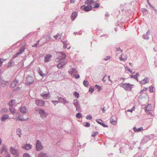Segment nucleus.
I'll list each match as a JSON object with an SVG mask.
<instances>
[{"label":"nucleus","mask_w":157,"mask_h":157,"mask_svg":"<svg viewBox=\"0 0 157 157\" xmlns=\"http://www.w3.org/2000/svg\"><path fill=\"white\" fill-rule=\"evenodd\" d=\"M94 3V0H86L85 2V5L81 6V9L86 11H89L92 9V4Z\"/></svg>","instance_id":"f257e3e1"},{"label":"nucleus","mask_w":157,"mask_h":157,"mask_svg":"<svg viewBox=\"0 0 157 157\" xmlns=\"http://www.w3.org/2000/svg\"><path fill=\"white\" fill-rule=\"evenodd\" d=\"M69 74L71 75L72 77H75V78L77 79L80 77L78 75H77V71L75 69L71 68L68 71Z\"/></svg>","instance_id":"f03ea898"},{"label":"nucleus","mask_w":157,"mask_h":157,"mask_svg":"<svg viewBox=\"0 0 157 157\" xmlns=\"http://www.w3.org/2000/svg\"><path fill=\"white\" fill-rule=\"evenodd\" d=\"M121 87L124 88L125 90L131 91L132 88V86L133 85H132L129 83H121L120 84Z\"/></svg>","instance_id":"7ed1b4c3"},{"label":"nucleus","mask_w":157,"mask_h":157,"mask_svg":"<svg viewBox=\"0 0 157 157\" xmlns=\"http://www.w3.org/2000/svg\"><path fill=\"white\" fill-rule=\"evenodd\" d=\"M43 90H41V96L44 99H48L50 98L49 95V92L48 90L46 89L45 90L43 91Z\"/></svg>","instance_id":"20e7f679"},{"label":"nucleus","mask_w":157,"mask_h":157,"mask_svg":"<svg viewBox=\"0 0 157 157\" xmlns=\"http://www.w3.org/2000/svg\"><path fill=\"white\" fill-rule=\"evenodd\" d=\"M56 55L58 56V58L59 59V62L63 60L66 58V55L63 52H57L56 53Z\"/></svg>","instance_id":"39448f33"},{"label":"nucleus","mask_w":157,"mask_h":157,"mask_svg":"<svg viewBox=\"0 0 157 157\" xmlns=\"http://www.w3.org/2000/svg\"><path fill=\"white\" fill-rule=\"evenodd\" d=\"M10 152L15 157H17L19 156V152L18 150L15 149V148L10 147Z\"/></svg>","instance_id":"423d86ee"},{"label":"nucleus","mask_w":157,"mask_h":157,"mask_svg":"<svg viewBox=\"0 0 157 157\" xmlns=\"http://www.w3.org/2000/svg\"><path fill=\"white\" fill-rule=\"evenodd\" d=\"M34 80L33 77L31 76H28L26 79L25 83L27 85H30L33 84Z\"/></svg>","instance_id":"0eeeda50"},{"label":"nucleus","mask_w":157,"mask_h":157,"mask_svg":"<svg viewBox=\"0 0 157 157\" xmlns=\"http://www.w3.org/2000/svg\"><path fill=\"white\" fill-rule=\"evenodd\" d=\"M38 112L40 115L41 117L42 118L46 117L48 115V114L43 109H39Z\"/></svg>","instance_id":"6e6552de"},{"label":"nucleus","mask_w":157,"mask_h":157,"mask_svg":"<svg viewBox=\"0 0 157 157\" xmlns=\"http://www.w3.org/2000/svg\"><path fill=\"white\" fill-rule=\"evenodd\" d=\"M43 148V147L41 146V143L39 140H37L36 144V150L37 151H40Z\"/></svg>","instance_id":"1a4fd4ad"},{"label":"nucleus","mask_w":157,"mask_h":157,"mask_svg":"<svg viewBox=\"0 0 157 157\" xmlns=\"http://www.w3.org/2000/svg\"><path fill=\"white\" fill-rule=\"evenodd\" d=\"M117 119L116 116H113L110 119V123L112 124L116 125L117 123Z\"/></svg>","instance_id":"9d476101"},{"label":"nucleus","mask_w":157,"mask_h":157,"mask_svg":"<svg viewBox=\"0 0 157 157\" xmlns=\"http://www.w3.org/2000/svg\"><path fill=\"white\" fill-rule=\"evenodd\" d=\"M59 62V64L57 65V67L59 68H63L67 63L66 62L64 61V59Z\"/></svg>","instance_id":"9b49d317"},{"label":"nucleus","mask_w":157,"mask_h":157,"mask_svg":"<svg viewBox=\"0 0 157 157\" xmlns=\"http://www.w3.org/2000/svg\"><path fill=\"white\" fill-rule=\"evenodd\" d=\"M25 50V48L24 47H22L21 48L20 50L16 54H15L13 56V58H15L17 57V56L19 55L20 54H22Z\"/></svg>","instance_id":"f8f14e48"},{"label":"nucleus","mask_w":157,"mask_h":157,"mask_svg":"<svg viewBox=\"0 0 157 157\" xmlns=\"http://www.w3.org/2000/svg\"><path fill=\"white\" fill-rule=\"evenodd\" d=\"M32 146L30 144H24L22 146V148L25 150H28L31 149Z\"/></svg>","instance_id":"ddd939ff"},{"label":"nucleus","mask_w":157,"mask_h":157,"mask_svg":"<svg viewBox=\"0 0 157 157\" xmlns=\"http://www.w3.org/2000/svg\"><path fill=\"white\" fill-rule=\"evenodd\" d=\"M35 103L38 106H42L44 104V101L41 100H36L35 101Z\"/></svg>","instance_id":"4468645a"},{"label":"nucleus","mask_w":157,"mask_h":157,"mask_svg":"<svg viewBox=\"0 0 157 157\" xmlns=\"http://www.w3.org/2000/svg\"><path fill=\"white\" fill-rule=\"evenodd\" d=\"M14 120H15L16 121H25L28 120V118L25 119L23 117V116H19L18 117H15V118H13Z\"/></svg>","instance_id":"2eb2a0df"},{"label":"nucleus","mask_w":157,"mask_h":157,"mask_svg":"<svg viewBox=\"0 0 157 157\" xmlns=\"http://www.w3.org/2000/svg\"><path fill=\"white\" fill-rule=\"evenodd\" d=\"M152 106L150 104H148L146 107L145 111L147 113L149 114L151 110Z\"/></svg>","instance_id":"dca6fc26"},{"label":"nucleus","mask_w":157,"mask_h":157,"mask_svg":"<svg viewBox=\"0 0 157 157\" xmlns=\"http://www.w3.org/2000/svg\"><path fill=\"white\" fill-rule=\"evenodd\" d=\"M16 103V101L15 99H12L10 100L8 102V104L10 106L9 107H12V106L15 105Z\"/></svg>","instance_id":"f3484780"},{"label":"nucleus","mask_w":157,"mask_h":157,"mask_svg":"<svg viewBox=\"0 0 157 157\" xmlns=\"http://www.w3.org/2000/svg\"><path fill=\"white\" fill-rule=\"evenodd\" d=\"M11 118L8 115H5L2 117L1 120L2 121H5L6 119Z\"/></svg>","instance_id":"a211bd4d"},{"label":"nucleus","mask_w":157,"mask_h":157,"mask_svg":"<svg viewBox=\"0 0 157 157\" xmlns=\"http://www.w3.org/2000/svg\"><path fill=\"white\" fill-rule=\"evenodd\" d=\"M52 57V55L50 54L46 55L44 57V61L45 62H49L51 57Z\"/></svg>","instance_id":"6ab92c4d"},{"label":"nucleus","mask_w":157,"mask_h":157,"mask_svg":"<svg viewBox=\"0 0 157 157\" xmlns=\"http://www.w3.org/2000/svg\"><path fill=\"white\" fill-rule=\"evenodd\" d=\"M149 81V79L147 77L145 78L144 79L140 81V83L142 85L148 83Z\"/></svg>","instance_id":"aec40b11"},{"label":"nucleus","mask_w":157,"mask_h":157,"mask_svg":"<svg viewBox=\"0 0 157 157\" xmlns=\"http://www.w3.org/2000/svg\"><path fill=\"white\" fill-rule=\"evenodd\" d=\"M20 112L22 113H25L27 111V109L24 106H22L19 109Z\"/></svg>","instance_id":"412c9836"},{"label":"nucleus","mask_w":157,"mask_h":157,"mask_svg":"<svg viewBox=\"0 0 157 157\" xmlns=\"http://www.w3.org/2000/svg\"><path fill=\"white\" fill-rule=\"evenodd\" d=\"M18 83V81L15 80L13 81L11 83L10 86L11 88H14L16 86L17 84Z\"/></svg>","instance_id":"4be33fe9"},{"label":"nucleus","mask_w":157,"mask_h":157,"mask_svg":"<svg viewBox=\"0 0 157 157\" xmlns=\"http://www.w3.org/2000/svg\"><path fill=\"white\" fill-rule=\"evenodd\" d=\"M127 56L125 54H122L121 57L120 58L121 61L123 60L124 61H125L127 60Z\"/></svg>","instance_id":"5701e85b"},{"label":"nucleus","mask_w":157,"mask_h":157,"mask_svg":"<svg viewBox=\"0 0 157 157\" xmlns=\"http://www.w3.org/2000/svg\"><path fill=\"white\" fill-rule=\"evenodd\" d=\"M77 13L76 11H75L72 13L71 15V18L72 21H73L75 20V19L77 17Z\"/></svg>","instance_id":"b1692460"},{"label":"nucleus","mask_w":157,"mask_h":157,"mask_svg":"<svg viewBox=\"0 0 157 157\" xmlns=\"http://www.w3.org/2000/svg\"><path fill=\"white\" fill-rule=\"evenodd\" d=\"M9 110L10 113L13 114H14L16 113V109L14 108L9 107Z\"/></svg>","instance_id":"393cba45"},{"label":"nucleus","mask_w":157,"mask_h":157,"mask_svg":"<svg viewBox=\"0 0 157 157\" xmlns=\"http://www.w3.org/2000/svg\"><path fill=\"white\" fill-rule=\"evenodd\" d=\"M74 105L75 106V107L76 108V110H78L79 108V106L78 105V103L77 102V100H75L74 101Z\"/></svg>","instance_id":"a878e982"},{"label":"nucleus","mask_w":157,"mask_h":157,"mask_svg":"<svg viewBox=\"0 0 157 157\" xmlns=\"http://www.w3.org/2000/svg\"><path fill=\"white\" fill-rule=\"evenodd\" d=\"M58 100L60 102H62L64 104L66 103H67V102L66 101V100L63 98H59Z\"/></svg>","instance_id":"bb28decb"},{"label":"nucleus","mask_w":157,"mask_h":157,"mask_svg":"<svg viewBox=\"0 0 157 157\" xmlns=\"http://www.w3.org/2000/svg\"><path fill=\"white\" fill-rule=\"evenodd\" d=\"M143 130V128L142 127H141L140 128H137L136 127H135L133 128V130L134 132H140V131L141 130Z\"/></svg>","instance_id":"cd10ccee"},{"label":"nucleus","mask_w":157,"mask_h":157,"mask_svg":"<svg viewBox=\"0 0 157 157\" xmlns=\"http://www.w3.org/2000/svg\"><path fill=\"white\" fill-rule=\"evenodd\" d=\"M38 157H48V156L45 154L41 152L38 155Z\"/></svg>","instance_id":"c85d7f7f"},{"label":"nucleus","mask_w":157,"mask_h":157,"mask_svg":"<svg viewBox=\"0 0 157 157\" xmlns=\"http://www.w3.org/2000/svg\"><path fill=\"white\" fill-rule=\"evenodd\" d=\"M83 85L86 87H88L89 86V82L87 80H84L83 82Z\"/></svg>","instance_id":"c756f323"},{"label":"nucleus","mask_w":157,"mask_h":157,"mask_svg":"<svg viewBox=\"0 0 157 157\" xmlns=\"http://www.w3.org/2000/svg\"><path fill=\"white\" fill-rule=\"evenodd\" d=\"M17 134L20 137H21V129L18 128L17 130Z\"/></svg>","instance_id":"7c9ffc66"},{"label":"nucleus","mask_w":157,"mask_h":157,"mask_svg":"<svg viewBox=\"0 0 157 157\" xmlns=\"http://www.w3.org/2000/svg\"><path fill=\"white\" fill-rule=\"evenodd\" d=\"M8 111V109H7L4 108L2 109L1 112L2 113H6Z\"/></svg>","instance_id":"2f4dec72"},{"label":"nucleus","mask_w":157,"mask_h":157,"mask_svg":"<svg viewBox=\"0 0 157 157\" xmlns=\"http://www.w3.org/2000/svg\"><path fill=\"white\" fill-rule=\"evenodd\" d=\"M3 151L5 152L6 153L7 152V148L6 147H2L1 151V153H2V152Z\"/></svg>","instance_id":"473e14b6"},{"label":"nucleus","mask_w":157,"mask_h":157,"mask_svg":"<svg viewBox=\"0 0 157 157\" xmlns=\"http://www.w3.org/2000/svg\"><path fill=\"white\" fill-rule=\"evenodd\" d=\"M39 72L40 75L42 76V77L46 76V75L44 74L41 71L39 70Z\"/></svg>","instance_id":"72a5a7b5"},{"label":"nucleus","mask_w":157,"mask_h":157,"mask_svg":"<svg viewBox=\"0 0 157 157\" xmlns=\"http://www.w3.org/2000/svg\"><path fill=\"white\" fill-rule=\"evenodd\" d=\"M149 91L150 93H152L154 92V87L152 86H150L149 87Z\"/></svg>","instance_id":"f704fd0d"},{"label":"nucleus","mask_w":157,"mask_h":157,"mask_svg":"<svg viewBox=\"0 0 157 157\" xmlns=\"http://www.w3.org/2000/svg\"><path fill=\"white\" fill-rule=\"evenodd\" d=\"M82 116V114L80 113H78L76 114V117L78 118H81Z\"/></svg>","instance_id":"c9c22d12"},{"label":"nucleus","mask_w":157,"mask_h":157,"mask_svg":"<svg viewBox=\"0 0 157 157\" xmlns=\"http://www.w3.org/2000/svg\"><path fill=\"white\" fill-rule=\"evenodd\" d=\"M74 94L75 96V97L76 98H78V97H79V94L77 92H75L74 93Z\"/></svg>","instance_id":"e433bc0d"},{"label":"nucleus","mask_w":157,"mask_h":157,"mask_svg":"<svg viewBox=\"0 0 157 157\" xmlns=\"http://www.w3.org/2000/svg\"><path fill=\"white\" fill-rule=\"evenodd\" d=\"M23 157H31V156L28 154L26 153L24 154Z\"/></svg>","instance_id":"4c0bfd02"},{"label":"nucleus","mask_w":157,"mask_h":157,"mask_svg":"<svg viewBox=\"0 0 157 157\" xmlns=\"http://www.w3.org/2000/svg\"><path fill=\"white\" fill-rule=\"evenodd\" d=\"M147 88L144 87L142 89H141L140 90V93H141L142 92H143L144 91H146L147 90Z\"/></svg>","instance_id":"58836bf2"},{"label":"nucleus","mask_w":157,"mask_h":157,"mask_svg":"<svg viewBox=\"0 0 157 157\" xmlns=\"http://www.w3.org/2000/svg\"><path fill=\"white\" fill-rule=\"evenodd\" d=\"M94 91V89L92 87H90L89 89V91L91 93H93Z\"/></svg>","instance_id":"ea45409f"},{"label":"nucleus","mask_w":157,"mask_h":157,"mask_svg":"<svg viewBox=\"0 0 157 157\" xmlns=\"http://www.w3.org/2000/svg\"><path fill=\"white\" fill-rule=\"evenodd\" d=\"M110 56H107L106 58H104V60L105 61H107L110 59Z\"/></svg>","instance_id":"a19ab883"},{"label":"nucleus","mask_w":157,"mask_h":157,"mask_svg":"<svg viewBox=\"0 0 157 157\" xmlns=\"http://www.w3.org/2000/svg\"><path fill=\"white\" fill-rule=\"evenodd\" d=\"M125 68L126 70L127 71H128L130 73H131L132 72V71L129 68H128L127 66H126L125 67Z\"/></svg>","instance_id":"79ce46f5"},{"label":"nucleus","mask_w":157,"mask_h":157,"mask_svg":"<svg viewBox=\"0 0 157 157\" xmlns=\"http://www.w3.org/2000/svg\"><path fill=\"white\" fill-rule=\"evenodd\" d=\"M98 132H93V133L92 134V136H93V137L95 136H96L98 134Z\"/></svg>","instance_id":"37998d69"},{"label":"nucleus","mask_w":157,"mask_h":157,"mask_svg":"<svg viewBox=\"0 0 157 157\" xmlns=\"http://www.w3.org/2000/svg\"><path fill=\"white\" fill-rule=\"evenodd\" d=\"M95 86L97 87V89L99 90H100L101 89V87L100 86H98V85H96Z\"/></svg>","instance_id":"c03bdc74"},{"label":"nucleus","mask_w":157,"mask_h":157,"mask_svg":"<svg viewBox=\"0 0 157 157\" xmlns=\"http://www.w3.org/2000/svg\"><path fill=\"white\" fill-rule=\"evenodd\" d=\"M86 118L87 119L91 120L92 119V117L90 116V115H87Z\"/></svg>","instance_id":"a18cd8bd"},{"label":"nucleus","mask_w":157,"mask_h":157,"mask_svg":"<svg viewBox=\"0 0 157 157\" xmlns=\"http://www.w3.org/2000/svg\"><path fill=\"white\" fill-rule=\"evenodd\" d=\"M46 40L48 41H50L51 37L50 36H47V38H46Z\"/></svg>","instance_id":"49530a36"},{"label":"nucleus","mask_w":157,"mask_h":157,"mask_svg":"<svg viewBox=\"0 0 157 157\" xmlns=\"http://www.w3.org/2000/svg\"><path fill=\"white\" fill-rule=\"evenodd\" d=\"M99 4L98 3H96L95 5L94 8H98V7H99Z\"/></svg>","instance_id":"de8ad7c7"},{"label":"nucleus","mask_w":157,"mask_h":157,"mask_svg":"<svg viewBox=\"0 0 157 157\" xmlns=\"http://www.w3.org/2000/svg\"><path fill=\"white\" fill-rule=\"evenodd\" d=\"M90 124L88 122H86V124L85 125V126L86 127H90Z\"/></svg>","instance_id":"09e8293b"},{"label":"nucleus","mask_w":157,"mask_h":157,"mask_svg":"<svg viewBox=\"0 0 157 157\" xmlns=\"http://www.w3.org/2000/svg\"><path fill=\"white\" fill-rule=\"evenodd\" d=\"M3 61V60L2 59H0V66H1L2 65V64Z\"/></svg>","instance_id":"8fccbe9b"},{"label":"nucleus","mask_w":157,"mask_h":157,"mask_svg":"<svg viewBox=\"0 0 157 157\" xmlns=\"http://www.w3.org/2000/svg\"><path fill=\"white\" fill-rule=\"evenodd\" d=\"M1 83L2 84V86H6V84H4L2 81L1 82Z\"/></svg>","instance_id":"3c124183"},{"label":"nucleus","mask_w":157,"mask_h":157,"mask_svg":"<svg viewBox=\"0 0 157 157\" xmlns=\"http://www.w3.org/2000/svg\"><path fill=\"white\" fill-rule=\"evenodd\" d=\"M117 51H120L121 52H122V50L121 49L119 48H117Z\"/></svg>","instance_id":"603ef678"},{"label":"nucleus","mask_w":157,"mask_h":157,"mask_svg":"<svg viewBox=\"0 0 157 157\" xmlns=\"http://www.w3.org/2000/svg\"><path fill=\"white\" fill-rule=\"evenodd\" d=\"M52 102L53 103H58V101H54V100H52Z\"/></svg>","instance_id":"864d4df0"},{"label":"nucleus","mask_w":157,"mask_h":157,"mask_svg":"<svg viewBox=\"0 0 157 157\" xmlns=\"http://www.w3.org/2000/svg\"><path fill=\"white\" fill-rule=\"evenodd\" d=\"M101 125H102L104 127H107V125L105 124H104L103 123H102L101 124Z\"/></svg>","instance_id":"5fc2aeb1"},{"label":"nucleus","mask_w":157,"mask_h":157,"mask_svg":"<svg viewBox=\"0 0 157 157\" xmlns=\"http://www.w3.org/2000/svg\"><path fill=\"white\" fill-rule=\"evenodd\" d=\"M6 154L7 155L6 156V157H10V155L8 153V152L6 153Z\"/></svg>","instance_id":"6e6d98bb"},{"label":"nucleus","mask_w":157,"mask_h":157,"mask_svg":"<svg viewBox=\"0 0 157 157\" xmlns=\"http://www.w3.org/2000/svg\"><path fill=\"white\" fill-rule=\"evenodd\" d=\"M110 76H108L109 80V81H110V82H112V81L110 79Z\"/></svg>","instance_id":"4d7b16f0"},{"label":"nucleus","mask_w":157,"mask_h":157,"mask_svg":"<svg viewBox=\"0 0 157 157\" xmlns=\"http://www.w3.org/2000/svg\"><path fill=\"white\" fill-rule=\"evenodd\" d=\"M71 1V3H74L75 2V1L73 0H70Z\"/></svg>","instance_id":"13d9d810"},{"label":"nucleus","mask_w":157,"mask_h":157,"mask_svg":"<svg viewBox=\"0 0 157 157\" xmlns=\"http://www.w3.org/2000/svg\"><path fill=\"white\" fill-rule=\"evenodd\" d=\"M127 112H131L132 113V110L131 109V110H130V109H128V110H127Z\"/></svg>","instance_id":"bf43d9fd"},{"label":"nucleus","mask_w":157,"mask_h":157,"mask_svg":"<svg viewBox=\"0 0 157 157\" xmlns=\"http://www.w3.org/2000/svg\"><path fill=\"white\" fill-rule=\"evenodd\" d=\"M135 109V107H134V106H133V107L132 108V109H131V110H132V111H133V110H134Z\"/></svg>","instance_id":"052dcab7"},{"label":"nucleus","mask_w":157,"mask_h":157,"mask_svg":"<svg viewBox=\"0 0 157 157\" xmlns=\"http://www.w3.org/2000/svg\"><path fill=\"white\" fill-rule=\"evenodd\" d=\"M37 44H36L34 45H33L32 46V47H36L37 46Z\"/></svg>","instance_id":"680f3d73"},{"label":"nucleus","mask_w":157,"mask_h":157,"mask_svg":"<svg viewBox=\"0 0 157 157\" xmlns=\"http://www.w3.org/2000/svg\"><path fill=\"white\" fill-rule=\"evenodd\" d=\"M105 109V107H104V108H103V109H102V111H103V112H105V109Z\"/></svg>","instance_id":"e2e57ef3"},{"label":"nucleus","mask_w":157,"mask_h":157,"mask_svg":"<svg viewBox=\"0 0 157 157\" xmlns=\"http://www.w3.org/2000/svg\"><path fill=\"white\" fill-rule=\"evenodd\" d=\"M97 121L98 122V123L100 124H102L100 122V121Z\"/></svg>","instance_id":"0e129e2a"},{"label":"nucleus","mask_w":157,"mask_h":157,"mask_svg":"<svg viewBox=\"0 0 157 157\" xmlns=\"http://www.w3.org/2000/svg\"><path fill=\"white\" fill-rule=\"evenodd\" d=\"M105 79V77H104L103 79H102V80L103 82H105V80L104 79Z\"/></svg>","instance_id":"69168bd1"},{"label":"nucleus","mask_w":157,"mask_h":157,"mask_svg":"<svg viewBox=\"0 0 157 157\" xmlns=\"http://www.w3.org/2000/svg\"><path fill=\"white\" fill-rule=\"evenodd\" d=\"M139 74L138 73H136V76L138 77V76H139Z\"/></svg>","instance_id":"338daca9"},{"label":"nucleus","mask_w":157,"mask_h":157,"mask_svg":"<svg viewBox=\"0 0 157 157\" xmlns=\"http://www.w3.org/2000/svg\"><path fill=\"white\" fill-rule=\"evenodd\" d=\"M147 2H148V4L150 6L151 5V4H150V3H149V2H148V1H147Z\"/></svg>","instance_id":"774afa93"}]
</instances>
